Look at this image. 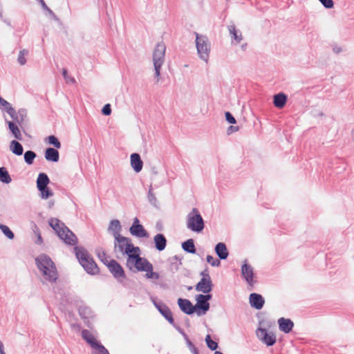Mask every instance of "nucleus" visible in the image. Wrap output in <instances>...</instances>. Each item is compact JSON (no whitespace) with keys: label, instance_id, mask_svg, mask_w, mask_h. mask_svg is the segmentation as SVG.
<instances>
[{"label":"nucleus","instance_id":"f257e3e1","mask_svg":"<svg viewBox=\"0 0 354 354\" xmlns=\"http://www.w3.org/2000/svg\"><path fill=\"white\" fill-rule=\"evenodd\" d=\"M35 264L41 274L43 283L56 282L59 277L58 272L55 263L49 256L46 254H39L35 258Z\"/></svg>","mask_w":354,"mask_h":354},{"label":"nucleus","instance_id":"f03ea898","mask_svg":"<svg viewBox=\"0 0 354 354\" xmlns=\"http://www.w3.org/2000/svg\"><path fill=\"white\" fill-rule=\"evenodd\" d=\"M48 224L66 244L76 245L77 243V236L64 223L57 218H51L48 220Z\"/></svg>","mask_w":354,"mask_h":354},{"label":"nucleus","instance_id":"7ed1b4c3","mask_svg":"<svg viewBox=\"0 0 354 354\" xmlns=\"http://www.w3.org/2000/svg\"><path fill=\"white\" fill-rule=\"evenodd\" d=\"M74 250L80 263L88 274L94 275L99 273L97 265L86 250L82 247L75 246Z\"/></svg>","mask_w":354,"mask_h":354},{"label":"nucleus","instance_id":"20e7f679","mask_svg":"<svg viewBox=\"0 0 354 354\" xmlns=\"http://www.w3.org/2000/svg\"><path fill=\"white\" fill-rule=\"evenodd\" d=\"M186 226L187 229L196 233H201L203 230L204 220L197 208H192L187 215Z\"/></svg>","mask_w":354,"mask_h":354},{"label":"nucleus","instance_id":"39448f33","mask_svg":"<svg viewBox=\"0 0 354 354\" xmlns=\"http://www.w3.org/2000/svg\"><path fill=\"white\" fill-rule=\"evenodd\" d=\"M166 46L163 42L158 43L153 51V64L155 71V77L159 82L160 70L165 59Z\"/></svg>","mask_w":354,"mask_h":354},{"label":"nucleus","instance_id":"423d86ee","mask_svg":"<svg viewBox=\"0 0 354 354\" xmlns=\"http://www.w3.org/2000/svg\"><path fill=\"white\" fill-rule=\"evenodd\" d=\"M196 35V46L200 59L207 63L211 50V44L206 35H199L194 32Z\"/></svg>","mask_w":354,"mask_h":354},{"label":"nucleus","instance_id":"0eeeda50","mask_svg":"<svg viewBox=\"0 0 354 354\" xmlns=\"http://www.w3.org/2000/svg\"><path fill=\"white\" fill-rule=\"evenodd\" d=\"M114 250L115 252L118 250L122 254H129V253L140 251L139 247L134 246L129 238L123 236L115 239Z\"/></svg>","mask_w":354,"mask_h":354},{"label":"nucleus","instance_id":"6e6552de","mask_svg":"<svg viewBox=\"0 0 354 354\" xmlns=\"http://www.w3.org/2000/svg\"><path fill=\"white\" fill-rule=\"evenodd\" d=\"M106 267L118 282L122 283L126 279L125 272L117 261L114 259L110 260Z\"/></svg>","mask_w":354,"mask_h":354},{"label":"nucleus","instance_id":"1a4fd4ad","mask_svg":"<svg viewBox=\"0 0 354 354\" xmlns=\"http://www.w3.org/2000/svg\"><path fill=\"white\" fill-rule=\"evenodd\" d=\"M257 336L268 346H273L277 341L275 334L272 332H268L266 328H259L257 330Z\"/></svg>","mask_w":354,"mask_h":354},{"label":"nucleus","instance_id":"9d476101","mask_svg":"<svg viewBox=\"0 0 354 354\" xmlns=\"http://www.w3.org/2000/svg\"><path fill=\"white\" fill-rule=\"evenodd\" d=\"M151 301L158 312L168 321V322L171 325H174V319L169 308L162 301H157L154 298H151Z\"/></svg>","mask_w":354,"mask_h":354},{"label":"nucleus","instance_id":"9b49d317","mask_svg":"<svg viewBox=\"0 0 354 354\" xmlns=\"http://www.w3.org/2000/svg\"><path fill=\"white\" fill-rule=\"evenodd\" d=\"M131 235L138 238H148L149 236L147 231L144 228L143 225L140 223V221L137 217L133 218V224L129 228Z\"/></svg>","mask_w":354,"mask_h":354},{"label":"nucleus","instance_id":"f8f14e48","mask_svg":"<svg viewBox=\"0 0 354 354\" xmlns=\"http://www.w3.org/2000/svg\"><path fill=\"white\" fill-rule=\"evenodd\" d=\"M241 275L250 286H252L254 284V270L253 268L248 263V261L246 259L244 261L243 264L241 266Z\"/></svg>","mask_w":354,"mask_h":354},{"label":"nucleus","instance_id":"ddd939ff","mask_svg":"<svg viewBox=\"0 0 354 354\" xmlns=\"http://www.w3.org/2000/svg\"><path fill=\"white\" fill-rule=\"evenodd\" d=\"M200 297L201 296L199 295H197L196 296V304L194 306V307L196 308L195 312L198 316L205 315L206 313L209 309V303L207 302L205 300H203V299H201Z\"/></svg>","mask_w":354,"mask_h":354},{"label":"nucleus","instance_id":"4468645a","mask_svg":"<svg viewBox=\"0 0 354 354\" xmlns=\"http://www.w3.org/2000/svg\"><path fill=\"white\" fill-rule=\"evenodd\" d=\"M79 315L84 320L86 326L91 328L90 319L94 317L92 310L86 306H80L78 309Z\"/></svg>","mask_w":354,"mask_h":354},{"label":"nucleus","instance_id":"2eb2a0df","mask_svg":"<svg viewBox=\"0 0 354 354\" xmlns=\"http://www.w3.org/2000/svg\"><path fill=\"white\" fill-rule=\"evenodd\" d=\"M249 302L252 308L260 310L264 306L265 299L261 295L253 292L249 296Z\"/></svg>","mask_w":354,"mask_h":354},{"label":"nucleus","instance_id":"dca6fc26","mask_svg":"<svg viewBox=\"0 0 354 354\" xmlns=\"http://www.w3.org/2000/svg\"><path fill=\"white\" fill-rule=\"evenodd\" d=\"M178 305L180 309L187 315H192L195 312V307L192 305V302L187 299L179 298L178 299Z\"/></svg>","mask_w":354,"mask_h":354},{"label":"nucleus","instance_id":"f3484780","mask_svg":"<svg viewBox=\"0 0 354 354\" xmlns=\"http://www.w3.org/2000/svg\"><path fill=\"white\" fill-rule=\"evenodd\" d=\"M277 322L279 330L284 333H289L294 327V323L290 319L281 317Z\"/></svg>","mask_w":354,"mask_h":354},{"label":"nucleus","instance_id":"a211bd4d","mask_svg":"<svg viewBox=\"0 0 354 354\" xmlns=\"http://www.w3.org/2000/svg\"><path fill=\"white\" fill-rule=\"evenodd\" d=\"M212 287L213 283L212 280L201 279L196 285V290L203 293H209L212 290Z\"/></svg>","mask_w":354,"mask_h":354},{"label":"nucleus","instance_id":"6ab92c4d","mask_svg":"<svg viewBox=\"0 0 354 354\" xmlns=\"http://www.w3.org/2000/svg\"><path fill=\"white\" fill-rule=\"evenodd\" d=\"M134 265H136V269L138 271H143L149 270L151 269L150 266L151 263L145 258H142L140 256V252L137 257V260L134 262Z\"/></svg>","mask_w":354,"mask_h":354},{"label":"nucleus","instance_id":"aec40b11","mask_svg":"<svg viewBox=\"0 0 354 354\" xmlns=\"http://www.w3.org/2000/svg\"><path fill=\"white\" fill-rule=\"evenodd\" d=\"M131 165L133 170L138 173L140 172L143 167V162L141 160L140 156L137 153H133L131 155Z\"/></svg>","mask_w":354,"mask_h":354},{"label":"nucleus","instance_id":"412c9836","mask_svg":"<svg viewBox=\"0 0 354 354\" xmlns=\"http://www.w3.org/2000/svg\"><path fill=\"white\" fill-rule=\"evenodd\" d=\"M121 230H122V226L120 225V222L119 221V220L114 219V220H111L110 221V223H109V225L108 227V231H109V232H110L113 234V236H114V239H116V238L122 236L120 234Z\"/></svg>","mask_w":354,"mask_h":354},{"label":"nucleus","instance_id":"4be33fe9","mask_svg":"<svg viewBox=\"0 0 354 354\" xmlns=\"http://www.w3.org/2000/svg\"><path fill=\"white\" fill-rule=\"evenodd\" d=\"M214 250L216 255L221 260L226 259L229 255L226 245L224 243L221 242L217 243L215 246Z\"/></svg>","mask_w":354,"mask_h":354},{"label":"nucleus","instance_id":"5701e85b","mask_svg":"<svg viewBox=\"0 0 354 354\" xmlns=\"http://www.w3.org/2000/svg\"><path fill=\"white\" fill-rule=\"evenodd\" d=\"M155 247L158 251H162L167 245V239L164 234H158L153 238Z\"/></svg>","mask_w":354,"mask_h":354},{"label":"nucleus","instance_id":"b1692460","mask_svg":"<svg viewBox=\"0 0 354 354\" xmlns=\"http://www.w3.org/2000/svg\"><path fill=\"white\" fill-rule=\"evenodd\" d=\"M45 158L48 161L57 162L59 158V151L52 147H48L45 151Z\"/></svg>","mask_w":354,"mask_h":354},{"label":"nucleus","instance_id":"393cba45","mask_svg":"<svg viewBox=\"0 0 354 354\" xmlns=\"http://www.w3.org/2000/svg\"><path fill=\"white\" fill-rule=\"evenodd\" d=\"M82 338L91 345V346L93 348L95 346H96L97 344H100L94 336L91 333V332L88 330L84 329L82 330Z\"/></svg>","mask_w":354,"mask_h":354},{"label":"nucleus","instance_id":"a878e982","mask_svg":"<svg viewBox=\"0 0 354 354\" xmlns=\"http://www.w3.org/2000/svg\"><path fill=\"white\" fill-rule=\"evenodd\" d=\"M287 102V96L283 93H279L274 95L273 104L279 109L283 108Z\"/></svg>","mask_w":354,"mask_h":354},{"label":"nucleus","instance_id":"bb28decb","mask_svg":"<svg viewBox=\"0 0 354 354\" xmlns=\"http://www.w3.org/2000/svg\"><path fill=\"white\" fill-rule=\"evenodd\" d=\"M50 183V179L46 174L40 173L39 174L37 179V189H40L42 187H48V185Z\"/></svg>","mask_w":354,"mask_h":354},{"label":"nucleus","instance_id":"cd10ccee","mask_svg":"<svg viewBox=\"0 0 354 354\" xmlns=\"http://www.w3.org/2000/svg\"><path fill=\"white\" fill-rule=\"evenodd\" d=\"M227 28L232 38L234 39L236 43H240L243 39L242 35L239 31L236 30L235 25H229Z\"/></svg>","mask_w":354,"mask_h":354},{"label":"nucleus","instance_id":"c85d7f7f","mask_svg":"<svg viewBox=\"0 0 354 354\" xmlns=\"http://www.w3.org/2000/svg\"><path fill=\"white\" fill-rule=\"evenodd\" d=\"M182 248L187 253L195 254L196 252L194 241L192 239L184 241L182 243Z\"/></svg>","mask_w":354,"mask_h":354},{"label":"nucleus","instance_id":"c756f323","mask_svg":"<svg viewBox=\"0 0 354 354\" xmlns=\"http://www.w3.org/2000/svg\"><path fill=\"white\" fill-rule=\"evenodd\" d=\"M7 123L8 128L13 134L14 137L17 140H21L23 139L22 135L17 125L11 121H8Z\"/></svg>","mask_w":354,"mask_h":354},{"label":"nucleus","instance_id":"7c9ffc66","mask_svg":"<svg viewBox=\"0 0 354 354\" xmlns=\"http://www.w3.org/2000/svg\"><path fill=\"white\" fill-rule=\"evenodd\" d=\"M11 151L17 155L21 156L23 154L24 149L21 143L17 140H12L10 146Z\"/></svg>","mask_w":354,"mask_h":354},{"label":"nucleus","instance_id":"2f4dec72","mask_svg":"<svg viewBox=\"0 0 354 354\" xmlns=\"http://www.w3.org/2000/svg\"><path fill=\"white\" fill-rule=\"evenodd\" d=\"M140 252L129 253L127 255V259L126 266L130 270H132L133 268H136V265H134V262L137 260V257Z\"/></svg>","mask_w":354,"mask_h":354},{"label":"nucleus","instance_id":"473e14b6","mask_svg":"<svg viewBox=\"0 0 354 354\" xmlns=\"http://www.w3.org/2000/svg\"><path fill=\"white\" fill-rule=\"evenodd\" d=\"M0 181L5 184H9L12 181L7 169L4 167H0Z\"/></svg>","mask_w":354,"mask_h":354},{"label":"nucleus","instance_id":"72a5a7b5","mask_svg":"<svg viewBox=\"0 0 354 354\" xmlns=\"http://www.w3.org/2000/svg\"><path fill=\"white\" fill-rule=\"evenodd\" d=\"M37 1L41 4V6L43 8V10L46 11L47 13L49 15V16H50L53 20H55L56 21H59V18L57 17V16L53 12V11L50 8H49L48 7V6L46 5V3H45V1L44 0H37Z\"/></svg>","mask_w":354,"mask_h":354},{"label":"nucleus","instance_id":"f704fd0d","mask_svg":"<svg viewBox=\"0 0 354 354\" xmlns=\"http://www.w3.org/2000/svg\"><path fill=\"white\" fill-rule=\"evenodd\" d=\"M36 156L35 152L28 150L24 153V160L28 165H32Z\"/></svg>","mask_w":354,"mask_h":354},{"label":"nucleus","instance_id":"c9c22d12","mask_svg":"<svg viewBox=\"0 0 354 354\" xmlns=\"http://www.w3.org/2000/svg\"><path fill=\"white\" fill-rule=\"evenodd\" d=\"M96 254L99 258V259L107 266V263L109 262L108 260V257L104 250L102 248L96 249Z\"/></svg>","mask_w":354,"mask_h":354},{"label":"nucleus","instance_id":"e433bc0d","mask_svg":"<svg viewBox=\"0 0 354 354\" xmlns=\"http://www.w3.org/2000/svg\"><path fill=\"white\" fill-rule=\"evenodd\" d=\"M41 193V198L43 199H47L53 195V192L49 189L48 187H42L38 189Z\"/></svg>","mask_w":354,"mask_h":354},{"label":"nucleus","instance_id":"4c0bfd02","mask_svg":"<svg viewBox=\"0 0 354 354\" xmlns=\"http://www.w3.org/2000/svg\"><path fill=\"white\" fill-rule=\"evenodd\" d=\"M0 229L1 232L7 236L9 239H13L15 237L14 233L6 225L0 224Z\"/></svg>","mask_w":354,"mask_h":354},{"label":"nucleus","instance_id":"58836bf2","mask_svg":"<svg viewBox=\"0 0 354 354\" xmlns=\"http://www.w3.org/2000/svg\"><path fill=\"white\" fill-rule=\"evenodd\" d=\"M205 342L207 347L212 351H216L218 348V343L213 341L210 335H207L205 337Z\"/></svg>","mask_w":354,"mask_h":354},{"label":"nucleus","instance_id":"ea45409f","mask_svg":"<svg viewBox=\"0 0 354 354\" xmlns=\"http://www.w3.org/2000/svg\"><path fill=\"white\" fill-rule=\"evenodd\" d=\"M28 54V50L26 49H23L19 51L17 61L20 65H24L26 63V59L25 56Z\"/></svg>","mask_w":354,"mask_h":354},{"label":"nucleus","instance_id":"a19ab883","mask_svg":"<svg viewBox=\"0 0 354 354\" xmlns=\"http://www.w3.org/2000/svg\"><path fill=\"white\" fill-rule=\"evenodd\" d=\"M147 198L151 205L155 207H158V201L155 194L153 193L151 188H150L148 192Z\"/></svg>","mask_w":354,"mask_h":354},{"label":"nucleus","instance_id":"79ce46f5","mask_svg":"<svg viewBox=\"0 0 354 354\" xmlns=\"http://www.w3.org/2000/svg\"><path fill=\"white\" fill-rule=\"evenodd\" d=\"M47 140H48V142L50 145H53L56 149L61 148V143L56 136H55L53 135L49 136L47 138Z\"/></svg>","mask_w":354,"mask_h":354},{"label":"nucleus","instance_id":"37998d69","mask_svg":"<svg viewBox=\"0 0 354 354\" xmlns=\"http://www.w3.org/2000/svg\"><path fill=\"white\" fill-rule=\"evenodd\" d=\"M92 354H109L107 349L100 343L93 348Z\"/></svg>","mask_w":354,"mask_h":354},{"label":"nucleus","instance_id":"c03bdc74","mask_svg":"<svg viewBox=\"0 0 354 354\" xmlns=\"http://www.w3.org/2000/svg\"><path fill=\"white\" fill-rule=\"evenodd\" d=\"M151 269L149 270H146L147 272L145 276L147 279H158L160 278V274L158 272L153 271V265L150 266Z\"/></svg>","mask_w":354,"mask_h":354},{"label":"nucleus","instance_id":"a18cd8bd","mask_svg":"<svg viewBox=\"0 0 354 354\" xmlns=\"http://www.w3.org/2000/svg\"><path fill=\"white\" fill-rule=\"evenodd\" d=\"M207 261L208 263H209L211 266H214V267H218L221 265V261L219 259H214L212 256L211 255H207Z\"/></svg>","mask_w":354,"mask_h":354},{"label":"nucleus","instance_id":"49530a36","mask_svg":"<svg viewBox=\"0 0 354 354\" xmlns=\"http://www.w3.org/2000/svg\"><path fill=\"white\" fill-rule=\"evenodd\" d=\"M6 112L12 118V120H14L17 121L18 123H19V118L18 116V113L16 112V111L15 110V109L13 107L9 108Z\"/></svg>","mask_w":354,"mask_h":354},{"label":"nucleus","instance_id":"de8ad7c7","mask_svg":"<svg viewBox=\"0 0 354 354\" xmlns=\"http://www.w3.org/2000/svg\"><path fill=\"white\" fill-rule=\"evenodd\" d=\"M62 75L65 80V81L67 82V83H75V80L74 77H70L68 75V71L66 68H63L62 69Z\"/></svg>","mask_w":354,"mask_h":354},{"label":"nucleus","instance_id":"09e8293b","mask_svg":"<svg viewBox=\"0 0 354 354\" xmlns=\"http://www.w3.org/2000/svg\"><path fill=\"white\" fill-rule=\"evenodd\" d=\"M186 344L193 354H199L197 348L194 346L190 339H187Z\"/></svg>","mask_w":354,"mask_h":354},{"label":"nucleus","instance_id":"8fccbe9b","mask_svg":"<svg viewBox=\"0 0 354 354\" xmlns=\"http://www.w3.org/2000/svg\"><path fill=\"white\" fill-rule=\"evenodd\" d=\"M326 8H332L334 6L333 0H319Z\"/></svg>","mask_w":354,"mask_h":354},{"label":"nucleus","instance_id":"3c124183","mask_svg":"<svg viewBox=\"0 0 354 354\" xmlns=\"http://www.w3.org/2000/svg\"><path fill=\"white\" fill-rule=\"evenodd\" d=\"M225 120L230 123V124H236V120L235 118L232 115L230 112H225Z\"/></svg>","mask_w":354,"mask_h":354},{"label":"nucleus","instance_id":"603ef678","mask_svg":"<svg viewBox=\"0 0 354 354\" xmlns=\"http://www.w3.org/2000/svg\"><path fill=\"white\" fill-rule=\"evenodd\" d=\"M0 105L4 108L6 111H7V110H8L9 108L12 107L8 102H7L6 100L2 98L1 96H0Z\"/></svg>","mask_w":354,"mask_h":354},{"label":"nucleus","instance_id":"864d4df0","mask_svg":"<svg viewBox=\"0 0 354 354\" xmlns=\"http://www.w3.org/2000/svg\"><path fill=\"white\" fill-rule=\"evenodd\" d=\"M102 113L104 115H109L111 113V108L109 104H106L103 106Z\"/></svg>","mask_w":354,"mask_h":354},{"label":"nucleus","instance_id":"5fc2aeb1","mask_svg":"<svg viewBox=\"0 0 354 354\" xmlns=\"http://www.w3.org/2000/svg\"><path fill=\"white\" fill-rule=\"evenodd\" d=\"M172 326L176 329L177 331H178L183 335L185 342H187V339H189L187 335L185 333V331L180 326L176 325L175 323H174V325H172Z\"/></svg>","mask_w":354,"mask_h":354},{"label":"nucleus","instance_id":"6e6d98bb","mask_svg":"<svg viewBox=\"0 0 354 354\" xmlns=\"http://www.w3.org/2000/svg\"><path fill=\"white\" fill-rule=\"evenodd\" d=\"M18 115H19L18 116L19 118V123L22 122L24 120V118L26 115V111L25 109H20L18 111Z\"/></svg>","mask_w":354,"mask_h":354},{"label":"nucleus","instance_id":"4d7b16f0","mask_svg":"<svg viewBox=\"0 0 354 354\" xmlns=\"http://www.w3.org/2000/svg\"><path fill=\"white\" fill-rule=\"evenodd\" d=\"M201 276H202L201 279H205L206 280H207V279H208L209 280H212L211 277L209 274L208 269H205L203 271H202L201 272Z\"/></svg>","mask_w":354,"mask_h":354},{"label":"nucleus","instance_id":"13d9d810","mask_svg":"<svg viewBox=\"0 0 354 354\" xmlns=\"http://www.w3.org/2000/svg\"><path fill=\"white\" fill-rule=\"evenodd\" d=\"M239 129V128L237 126H230L227 129V133L228 135H230L234 132L238 131Z\"/></svg>","mask_w":354,"mask_h":354},{"label":"nucleus","instance_id":"bf43d9fd","mask_svg":"<svg viewBox=\"0 0 354 354\" xmlns=\"http://www.w3.org/2000/svg\"><path fill=\"white\" fill-rule=\"evenodd\" d=\"M205 295L199 294L201 296V299H203V300H205L207 302H208L212 299V295L209 293H204Z\"/></svg>","mask_w":354,"mask_h":354},{"label":"nucleus","instance_id":"052dcab7","mask_svg":"<svg viewBox=\"0 0 354 354\" xmlns=\"http://www.w3.org/2000/svg\"><path fill=\"white\" fill-rule=\"evenodd\" d=\"M42 242H43L42 237H41L40 233L39 232L37 234V241H36V243L41 244Z\"/></svg>","mask_w":354,"mask_h":354},{"label":"nucleus","instance_id":"680f3d73","mask_svg":"<svg viewBox=\"0 0 354 354\" xmlns=\"http://www.w3.org/2000/svg\"><path fill=\"white\" fill-rule=\"evenodd\" d=\"M0 354H6L3 351V348L0 349Z\"/></svg>","mask_w":354,"mask_h":354},{"label":"nucleus","instance_id":"e2e57ef3","mask_svg":"<svg viewBox=\"0 0 354 354\" xmlns=\"http://www.w3.org/2000/svg\"><path fill=\"white\" fill-rule=\"evenodd\" d=\"M214 354H223L221 351H215Z\"/></svg>","mask_w":354,"mask_h":354},{"label":"nucleus","instance_id":"0e129e2a","mask_svg":"<svg viewBox=\"0 0 354 354\" xmlns=\"http://www.w3.org/2000/svg\"><path fill=\"white\" fill-rule=\"evenodd\" d=\"M1 348H3V343L0 341V349Z\"/></svg>","mask_w":354,"mask_h":354},{"label":"nucleus","instance_id":"69168bd1","mask_svg":"<svg viewBox=\"0 0 354 354\" xmlns=\"http://www.w3.org/2000/svg\"><path fill=\"white\" fill-rule=\"evenodd\" d=\"M353 141H354V128H353Z\"/></svg>","mask_w":354,"mask_h":354},{"label":"nucleus","instance_id":"338daca9","mask_svg":"<svg viewBox=\"0 0 354 354\" xmlns=\"http://www.w3.org/2000/svg\"><path fill=\"white\" fill-rule=\"evenodd\" d=\"M0 17H2V12H0Z\"/></svg>","mask_w":354,"mask_h":354},{"label":"nucleus","instance_id":"774afa93","mask_svg":"<svg viewBox=\"0 0 354 354\" xmlns=\"http://www.w3.org/2000/svg\"><path fill=\"white\" fill-rule=\"evenodd\" d=\"M192 288V286H190L188 288V290H191Z\"/></svg>","mask_w":354,"mask_h":354}]
</instances>
